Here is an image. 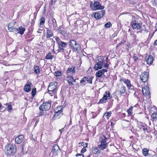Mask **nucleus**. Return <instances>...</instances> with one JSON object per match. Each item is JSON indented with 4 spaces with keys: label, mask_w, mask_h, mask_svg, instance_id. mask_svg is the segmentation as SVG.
Listing matches in <instances>:
<instances>
[{
    "label": "nucleus",
    "mask_w": 157,
    "mask_h": 157,
    "mask_svg": "<svg viewBox=\"0 0 157 157\" xmlns=\"http://www.w3.org/2000/svg\"><path fill=\"white\" fill-rule=\"evenodd\" d=\"M17 150L16 146L14 144H8L5 146V152L6 155L14 154Z\"/></svg>",
    "instance_id": "obj_1"
},
{
    "label": "nucleus",
    "mask_w": 157,
    "mask_h": 157,
    "mask_svg": "<svg viewBox=\"0 0 157 157\" xmlns=\"http://www.w3.org/2000/svg\"><path fill=\"white\" fill-rule=\"evenodd\" d=\"M55 40L59 46L58 49L57 50L58 52H64V49L66 48L67 45V43L62 41L58 37H56Z\"/></svg>",
    "instance_id": "obj_2"
},
{
    "label": "nucleus",
    "mask_w": 157,
    "mask_h": 157,
    "mask_svg": "<svg viewBox=\"0 0 157 157\" xmlns=\"http://www.w3.org/2000/svg\"><path fill=\"white\" fill-rule=\"evenodd\" d=\"M104 67L108 69L109 67V64L107 63H105V61L104 59H101L98 61L96 64H95L94 67L95 70L101 69L102 67Z\"/></svg>",
    "instance_id": "obj_3"
},
{
    "label": "nucleus",
    "mask_w": 157,
    "mask_h": 157,
    "mask_svg": "<svg viewBox=\"0 0 157 157\" xmlns=\"http://www.w3.org/2000/svg\"><path fill=\"white\" fill-rule=\"evenodd\" d=\"M18 25V24L16 22L12 21L9 24L8 29L10 32L17 31L18 29L17 27Z\"/></svg>",
    "instance_id": "obj_4"
},
{
    "label": "nucleus",
    "mask_w": 157,
    "mask_h": 157,
    "mask_svg": "<svg viewBox=\"0 0 157 157\" xmlns=\"http://www.w3.org/2000/svg\"><path fill=\"white\" fill-rule=\"evenodd\" d=\"M110 93L109 91H106L102 98L100 100L99 102L100 103H105L106 100L110 98Z\"/></svg>",
    "instance_id": "obj_5"
},
{
    "label": "nucleus",
    "mask_w": 157,
    "mask_h": 157,
    "mask_svg": "<svg viewBox=\"0 0 157 157\" xmlns=\"http://www.w3.org/2000/svg\"><path fill=\"white\" fill-rule=\"evenodd\" d=\"M56 85L57 83L56 82L50 83L48 88V91L53 92L54 93L56 92L57 90Z\"/></svg>",
    "instance_id": "obj_6"
},
{
    "label": "nucleus",
    "mask_w": 157,
    "mask_h": 157,
    "mask_svg": "<svg viewBox=\"0 0 157 157\" xmlns=\"http://www.w3.org/2000/svg\"><path fill=\"white\" fill-rule=\"evenodd\" d=\"M148 73L146 72H144L142 73L140 75V78L141 80L143 82H145L147 81L148 79Z\"/></svg>",
    "instance_id": "obj_7"
},
{
    "label": "nucleus",
    "mask_w": 157,
    "mask_h": 157,
    "mask_svg": "<svg viewBox=\"0 0 157 157\" xmlns=\"http://www.w3.org/2000/svg\"><path fill=\"white\" fill-rule=\"evenodd\" d=\"M105 14L104 10H101L99 12H95L94 13V17L96 19H99L102 17Z\"/></svg>",
    "instance_id": "obj_8"
},
{
    "label": "nucleus",
    "mask_w": 157,
    "mask_h": 157,
    "mask_svg": "<svg viewBox=\"0 0 157 157\" xmlns=\"http://www.w3.org/2000/svg\"><path fill=\"white\" fill-rule=\"evenodd\" d=\"M63 107L61 106L57 107L54 110L55 114L54 115V117H57L59 114H61L62 112Z\"/></svg>",
    "instance_id": "obj_9"
},
{
    "label": "nucleus",
    "mask_w": 157,
    "mask_h": 157,
    "mask_svg": "<svg viewBox=\"0 0 157 157\" xmlns=\"http://www.w3.org/2000/svg\"><path fill=\"white\" fill-rule=\"evenodd\" d=\"M94 10H102L104 8V6L101 5V4L98 2L96 1L94 4Z\"/></svg>",
    "instance_id": "obj_10"
},
{
    "label": "nucleus",
    "mask_w": 157,
    "mask_h": 157,
    "mask_svg": "<svg viewBox=\"0 0 157 157\" xmlns=\"http://www.w3.org/2000/svg\"><path fill=\"white\" fill-rule=\"evenodd\" d=\"M24 136L23 135L19 136L15 139V142L17 144H20L23 142Z\"/></svg>",
    "instance_id": "obj_11"
},
{
    "label": "nucleus",
    "mask_w": 157,
    "mask_h": 157,
    "mask_svg": "<svg viewBox=\"0 0 157 157\" xmlns=\"http://www.w3.org/2000/svg\"><path fill=\"white\" fill-rule=\"evenodd\" d=\"M142 90L143 94L144 95L148 96L150 94L149 88L147 86H144Z\"/></svg>",
    "instance_id": "obj_12"
},
{
    "label": "nucleus",
    "mask_w": 157,
    "mask_h": 157,
    "mask_svg": "<svg viewBox=\"0 0 157 157\" xmlns=\"http://www.w3.org/2000/svg\"><path fill=\"white\" fill-rule=\"evenodd\" d=\"M131 25L133 29H140L141 24L140 23H137L136 22L131 23Z\"/></svg>",
    "instance_id": "obj_13"
},
{
    "label": "nucleus",
    "mask_w": 157,
    "mask_h": 157,
    "mask_svg": "<svg viewBox=\"0 0 157 157\" xmlns=\"http://www.w3.org/2000/svg\"><path fill=\"white\" fill-rule=\"evenodd\" d=\"M59 147L57 144L54 145L52 148V152L54 155L57 154L58 152Z\"/></svg>",
    "instance_id": "obj_14"
},
{
    "label": "nucleus",
    "mask_w": 157,
    "mask_h": 157,
    "mask_svg": "<svg viewBox=\"0 0 157 157\" xmlns=\"http://www.w3.org/2000/svg\"><path fill=\"white\" fill-rule=\"evenodd\" d=\"M107 139V138H106L104 135H101L100 136L99 139V143H107L106 140Z\"/></svg>",
    "instance_id": "obj_15"
},
{
    "label": "nucleus",
    "mask_w": 157,
    "mask_h": 157,
    "mask_svg": "<svg viewBox=\"0 0 157 157\" xmlns=\"http://www.w3.org/2000/svg\"><path fill=\"white\" fill-rule=\"evenodd\" d=\"M67 80L68 82V83L70 85H73L74 84L73 83V80L74 78L72 76H67Z\"/></svg>",
    "instance_id": "obj_16"
},
{
    "label": "nucleus",
    "mask_w": 157,
    "mask_h": 157,
    "mask_svg": "<svg viewBox=\"0 0 157 157\" xmlns=\"http://www.w3.org/2000/svg\"><path fill=\"white\" fill-rule=\"evenodd\" d=\"M123 82L127 86V87L129 89L132 86V85L130 81L128 79H124L122 80Z\"/></svg>",
    "instance_id": "obj_17"
},
{
    "label": "nucleus",
    "mask_w": 157,
    "mask_h": 157,
    "mask_svg": "<svg viewBox=\"0 0 157 157\" xmlns=\"http://www.w3.org/2000/svg\"><path fill=\"white\" fill-rule=\"evenodd\" d=\"M75 67L74 66H72L71 67H70L67 71V73H69L72 72L74 74L75 72Z\"/></svg>",
    "instance_id": "obj_18"
},
{
    "label": "nucleus",
    "mask_w": 157,
    "mask_h": 157,
    "mask_svg": "<svg viewBox=\"0 0 157 157\" xmlns=\"http://www.w3.org/2000/svg\"><path fill=\"white\" fill-rule=\"evenodd\" d=\"M146 61L148 64H151L153 62V59L152 56H149L148 57L147 56L146 58Z\"/></svg>",
    "instance_id": "obj_19"
},
{
    "label": "nucleus",
    "mask_w": 157,
    "mask_h": 157,
    "mask_svg": "<svg viewBox=\"0 0 157 157\" xmlns=\"http://www.w3.org/2000/svg\"><path fill=\"white\" fill-rule=\"evenodd\" d=\"M53 36L52 32L49 29H48L47 30V38L49 39Z\"/></svg>",
    "instance_id": "obj_20"
},
{
    "label": "nucleus",
    "mask_w": 157,
    "mask_h": 157,
    "mask_svg": "<svg viewBox=\"0 0 157 157\" xmlns=\"http://www.w3.org/2000/svg\"><path fill=\"white\" fill-rule=\"evenodd\" d=\"M17 27L18 29L17 31H18V33L21 35H22L25 30V28L21 26L19 27L17 26Z\"/></svg>",
    "instance_id": "obj_21"
},
{
    "label": "nucleus",
    "mask_w": 157,
    "mask_h": 157,
    "mask_svg": "<svg viewBox=\"0 0 157 157\" xmlns=\"http://www.w3.org/2000/svg\"><path fill=\"white\" fill-rule=\"evenodd\" d=\"M101 144L98 145V147L101 150L105 149L107 146V143H100Z\"/></svg>",
    "instance_id": "obj_22"
},
{
    "label": "nucleus",
    "mask_w": 157,
    "mask_h": 157,
    "mask_svg": "<svg viewBox=\"0 0 157 157\" xmlns=\"http://www.w3.org/2000/svg\"><path fill=\"white\" fill-rule=\"evenodd\" d=\"M32 83H30V84H27L25 86L24 89L25 92H28L30 91L31 90L30 85Z\"/></svg>",
    "instance_id": "obj_23"
},
{
    "label": "nucleus",
    "mask_w": 157,
    "mask_h": 157,
    "mask_svg": "<svg viewBox=\"0 0 157 157\" xmlns=\"http://www.w3.org/2000/svg\"><path fill=\"white\" fill-rule=\"evenodd\" d=\"M111 114L112 113L111 111L106 112L104 114L103 117L104 119L106 118L108 120L111 116Z\"/></svg>",
    "instance_id": "obj_24"
},
{
    "label": "nucleus",
    "mask_w": 157,
    "mask_h": 157,
    "mask_svg": "<svg viewBox=\"0 0 157 157\" xmlns=\"http://www.w3.org/2000/svg\"><path fill=\"white\" fill-rule=\"evenodd\" d=\"M59 33L65 37L67 36V32L64 29H60L59 30Z\"/></svg>",
    "instance_id": "obj_25"
},
{
    "label": "nucleus",
    "mask_w": 157,
    "mask_h": 157,
    "mask_svg": "<svg viewBox=\"0 0 157 157\" xmlns=\"http://www.w3.org/2000/svg\"><path fill=\"white\" fill-rule=\"evenodd\" d=\"M45 111L48 110L51 107V104L48 102L43 103Z\"/></svg>",
    "instance_id": "obj_26"
},
{
    "label": "nucleus",
    "mask_w": 157,
    "mask_h": 157,
    "mask_svg": "<svg viewBox=\"0 0 157 157\" xmlns=\"http://www.w3.org/2000/svg\"><path fill=\"white\" fill-rule=\"evenodd\" d=\"M34 71L36 74H38L40 72V69L39 67L37 65H35L34 67Z\"/></svg>",
    "instance_id": "obj_27"
},
{
    "label": "nucleus",
    "mask_w": 157,
    "mask_h": 157,
    "mask_svg": "<svg viewBox=\"0 0 157 157\" xmlns=\"http://www.w3.org/2000/svg\"><path fill=\"white\" fill-rule=\"evenodd\" d=\"M148 150L146 148H144L143 149L142 153L145 156H147L148 155Z\"/></svg>",
    "instance_id": "obj_28"
},
{
    "label": "nucleus",
    "mask_w": 157,
    "mask_h": 157,
    "mask_svg": "<svg viewBox=\"0 0 157 157\" xmlns=\"http://www.w3.org/2000/svg\"><path fill=\"white\" fill-rule=\"evenodd\" d=\"M103 74L102 72L100 70L98 71L96 73V76L98 78H100L101 77Z\"/></svg>",
    "instance_id": "obj_29"
},
{
    "label": "nucleus",
    "mask_w": 157,
    "mask_h": 157,
    "mask_svg": "<svg viewBox=\"0 0 157 157\" xmlns=\"http://www.w3.org/2000/svg\"><path fill=\"white\" fill-rule=\"evenodd\" d=\"M99 150L97 147H93L92 148L91 152L93 154H96L99 152Z\"/></svg>",
    "instance_id": "obj_30"
},
{
    "label": "nucleus",
    "mask_w": 157,
    "mask_h": 157,
    "mask_svg": "<svg viewBox=\"0 0 157 157\" xmlns=\"http://www.w3.org/2000/svg\"><path fill=\"white\" fill-rule=\"evenodd\" d=\"M75 51H77L80 49V46L79 45L76 43V44L74 45V46L72 48Z\"/></svg>",
    "instance_id": "obj_31"
},
{
    "label": "nucleus",
    "mask_w": 157,
    "mask_h": 157,
    "mask_svg": "<svg viewBox=\"0 0 157 157\" xmlns=\"http://www.w3.org/2000/svg\"><path fill=\"white\" fill-rule=\"evenodd\" d=\"M53 58V56L52 55L51 53H49L46 56L45 59H51Z\"/></svg>",
    "instance_id": "obj_32"
},
{
    "label": "nucleus",
    "mask_w": 157,
    "mask_h": 157,
    "mask_svg": "<svg viewBox=\"0 0 157 157\" xmlns=\"http://www.w3.org/2000/svg\"><path fill=\"white\" fill-rule=\"evenodd\" d=\"M70 46L72 48L74 46V45L76 44V42L75 40H71L70 41Z\"/></svg>",
    "instance_id": "obj_33"
},
{
    "label": "nucleus",
    "mask_w": 157,
    "mask_h": 157,
    "mask_svg": "<svg viewBox=\"0 0 157 157\" xmlns=\"http://www.w3.org/2000/svg\"><path fill=\"white\" fill-rule=\"evenodd\" d=\"M125 87L124 86H123L121 87V89L120 92L122 94L124 93L125 91Z\"/></svg>",
    "instance_id": "obj_34"
},
{
    "label": "nucleus",
    "mask_w": 157,
    "mask_h": 157,
    "mask_svg": "<svg viewBox=\"0 0 157 157\" xmlns=\"http://www.w3.org/2000/svg\"><path fill=\"white\" fill-rule=\"evenodd\" d=\"M112 26L111 23L109 21L108 22L106 23L105 24V27L106 28H109Z\"/></svg>",
    "instance_id": "obj_35"
},
{
    "label": "nucleus",
    "mask_w": 157,
    "mask_h": 157,
    "mask_svg": "<svg viewBox=\"0 0 157 157\" xmlns=\"http://www.w3.org/2000/svg\"><path fill=\"white\" fill-rule=\"evenodd\" d=\"M70 52L71 50L70 49H64V52H63L64 53L65 55H69Z\"/></svg>",
    "instance_id": "obj_36"
},
{
    "label": "nucleus",
    "mask_w": 157,
    "mask_h": 157,
    "mask_svg": "<svg viewBox=\"0 0 157 157\" xmlns=\"http://www.w3.org/2000/svg\"><path fill=\"white\" fill-rule=\"evenodd\" d=\"M133 106H131L129 109L127 110V111L128 114L132 115V110L133 108Z\"/></svg>",
    "instance_id": "obj_37"
},
{
    "label": "nucleus",
    "mask_w": 157,
    "mask_h": 157,
    "mask_svg": "<svg viewBox=\"0 0 157 157\" xmlns=\"http://www.w3.org/2000/svg\"><path fill=\"white\" fill-rule=\"evenodd\" d=\"M81 144L82 146H83V147H86L87 146L88 144L85 142H79L78 143V145Z\"/></svg>",
    "instance_id": "obj_38"
},
{
    "label": "nucleus",
    "mask_w": 157,
    "mask_h": 157,
    "mask_svg": "<svg viewBox=\"0 0 157 157\" xmlns=\"http://www.w3.org/2000/svg\"><path fill=\"white\" fill-rule=\"evenodd\" d=\"M151 2L153 6H155L157 5V0H151Z\"/></svg>",
    "instance_id": "obj_39"
},
{
    "label": "nucleus",
    "mask_w": 157,
    "mask_h": 157,
    "mask_svg": "<svg viewBox=\"0 0 157 157\" xmlns=\"http://www.w3.org/2000/svg\"><path fill=\"white\" fill-rule=\"evenodd\" d=\"M36 93V88H34L32 90V95L33 97H34V96L35 95Z\"/></svg>",
    "instance_id": "obj_40"
},
{
    "label": "nucleus",
    "mask_w": 157,
    "mask_h": 157,
    "mask_svg": "<svg viewBox=\"0 0 157 157\" xmlns=\"http://www.w3.org/2000/svg\"><path fill=\"white\" fill-rule=\"evenodd\" d=\"M45 22V20H41L40 23V28L43 29V24Z\"/></svg>",
    "instance_id": "obj_41"
},
{
    "label": "nucleus",
    "mask_w": 157,
    "mask_h": 157,
    "mask_svg": "<svg viewBox=\"0 0 157 157\" xmlns=\"http://www.w3.org/2000/svg\"><path fill=\"white\" fill-rule=\"evenodd\" d=\"M39 109L40 110H42V111H45L43 103L40 106Z\"/></svg>",
    "instance_id": "obj_42"
},
{
    "label": "nucleus",
    "mask_w": 157,
    "mask_h": 157,
    "mask_svg": "<svg viewBox=\"0 0 157 157\" xmlns=\"http://www.w3.org/2000/svg\"><path fill=\"white\" fill-rule=\"evenodd\" d=\"M61 75V72L59 71H57L55 72V75L56 76H60Z\"/></svg>",
    "instance_id": "obj_43"
},
{
    "label": "nucleus",
    "mask_w": 157,
    "mask_h": 157,
    "mask_svg": "<svg viewBox=\"0 0 157 157\" xmlns=\"http://www.w3.org/2000/svg\"><path fill=\"white\" fill-rule=\"evenodd\" d=\"M143 123L139 121H137V124L138 125V127H140V126L142 127L143 125Z\"/></svg>",
    "instance_id": "obj_44"
},
{
    "label": "nucleus",
    "mask_w": 157,
    "mask_h": 157,
    "mask_svg": "<svg viewBox=\"0 0 157 157\" xmlns=\"http://www.w3.org/2000/svg\"><path fill=\"white\" fill-rule=\"evenodd\" d=\"M87 81V82L88 83L92 84V79L91 78H88L87 80H86Z\"/></svg>",
    "instance_id": "obj_45"
},
{
    "label": "nucleus",
    "mask_w": 157,
    "mask_h": 157,
    "mask_svg": "<svg viewBox=\"0 0 157 157\" xmlns=\"http://www.w3.org/2000/svg\"><path fill=\"white\" fill-rule=\"evenodd\" d=\"M87 80V78L86 77L83 78L80 81V83H82L83 82H85Z\"/></svg>",
    "instance_id": "obj_46"
},
{
    "label": "nucleus",
    "mask_w": 157,
    "mask_h": 157,
    "mask_svg": "<svg viewBox=\"0 0 157 157\" xmlns=\"http://www.w3.org/2000/svg\"><path fill=\"white\" fill-rule=\"evenodd\" d=\"M86 151V149L85 147H83L81 150V153H84Z\"/></svg>",
    "instance_id": "obj_47"
},
{
    "label": "nucleus",
    "mask_w": 157,
    "mask_h": 157,
    "mask_svg": "<svg viewBox=\"0 0 157 157\" xmlns=\"http://www.w3.org/2000/svg\"><path fill=\"white\" fill-rule=\"evenodd\" d=\"M107 69L106 68V69H102L101 70H100L102 72V74H104V72H106L107 71Z\"/></svg>",
    "instance_id": "obj_48"
},
{
    "label": "nucleus",
    "mask_w": 157,
    "mask_h": 157,
    "mask_svg": "<svg viewBox=\"0 0 157 157\" xmlns=\"http://www.w3.org/2000/svg\"><path fill=\"white\" fill-rule=\"evenodd\" d=\"M12 108L10 105H8V110L9 111H10L12 110Z\"/></svg>",
    "instance_id": "obj_49"
},
{
    "label": "nucleus",
    "mask_w": 157,
    "mask_h": 157,
    "mask_svg": "<svg viewBox=\"0 0 157 157\" xmlns=\"http://www.w3.org/2000/svg\"><path fill=\"white\" fill-rule=\"evenodd\" d=\"M152 117H153L152 118L153 119H155V118H157V114H155V113H153L152 114Z\"/></svg>",
    "instance_id": "obj_50"
},
{
    "label": "nucleus",
    "mask_w": 157,
    "mask_h": 157,
    "mask_svg": "<svg viewBox=\"0 0 157 157\" xmlns=\"http://www.w3.org/2000/svg\"><path fill=\"white\" fill-rule=\"evenodd\" d=\"M126 41V40H123L122 41H121L120 43L119 44V45H120L121 44H122L124 43H125Z\"/></svg>",
    "instance_id": "obj_51"
},
{
    "label": "nucleus",
    "mask_w": 157,
    "mask_h": 157,
    "mask_svg": "<svg viewBox=\"0 0 157 157\" xmlns=\"http://www.w3.org/2000/svg\"><path fill=\"white\" fill-rule=\"evenodd\" d=\"M133 58L134 60V62H136L138 59V58L137 57L134 56H133Z\"/></svg>",
    "instance_id": "obj_52"
},
{
    "label": "nucleus",
    "mask_w": 157,
    "mask_h": 157,
    "mask_svg": "<svg viewBox=\"0 0 157 157\" xmlns=\"http://www.w3.org/2000/svg\"><path fill=\"white\" fill-rule=\"evenodd\" d=\"M56 0H52L51 4V5H53L56 2Z\"/></svg>",
    "instance_id": "obj_53"
},
{
    "label": "nucleus",
    "mask_w": 157,
    "mask_h": 157,
    "mask_svg": "<svg viewBox=\"0 0 157 157\" xmlns=\"http://www.w3.org/2000/svg\"><path fill=\"white\" fill-rule=\"evenodd\" d=\"M43 29L42 28H40V29L38 30L37 31V33H41L40 32V31H41L43 30Z\"/></svg>",
    "instance_id": "obj_54"
},
{
    "label": "nucleus",
    "mask_w": 157,
    "mask_h": 157,
    "mask_svg": "<svg viewBox=\"0 0 157 157\" xmlns=\"http://www.w3.org/2000/svg\"><path fill=\"white\" fill-rule=\"evenodd\" d=\"M142 128L143 130H147V128H146L145 127L144 125H143L142 126Z\"/></svg>",
    "instance_id": "obj_55"
},
{
    "label": "nucleus",
    "mask_w": 157,
    "mask_h": 157,
    "mask_svg": "<svg viewBox=\"0 0 157 157\" xmlns=\"http://www.w3.org/2000/svg\"><path fill=\"white\" fill-rule=\"evenodd\" d=\"M64 128H63L62 129H59V131L60 132V134L62 133V132L64 131Z\"/></svg>",
    "instance_id": "obj_56"
},
{
    "label": "nucleus",
    "mask_w": 157,
    "mask_h": 157,
    "mask_svg": "<svg viewBox=\"0 0 157 157\" xmlns=\"http://www.w3.org/2000/svg\"><path fill=\"white\" fill-rule=\"evenodd\" d=\"M81 155H82V154H78L77 153L76 155V156H81Z\"/></svg>",
    "instance_id": "obj_57"
},
{
    "label": "nucleus",
    "mask_w": 157,
    "mask_h": 157,
    "mask_svg": "<svg viewBox=\"0 0 157 157\" xmlns=\"http://www.w3.org/2000/svg\"><path fill=\"white\" fill-rule=\"evenodd\" d=\"M155 45H157V40H155Z\"/></svg>",
    "instance_id": "obj_58"
},
{
    "label": "nucleus",
    "mask_w": 157,
    "mask_h": 157,
    "mask_svg": "<svg viewBox=\"0 0 157 157\" xmlns=\"http://www.w3.org/2000/svg\"><path fill=\"white\" fill-rule=\"evenodd\" d=\"M155 28L156 29V30H157V23L155 25Z\"/></svg>",
    "instance_id": "obj_59"
},
{
    "label": "nucleus",
    "mask_w": 157,
    "mask_h": 157,
    "mask_svg": "<svg viewBox=\"0 0 157 157\" xmlns=\"http://www.w3.org/2000/svg\"><path fill=\"white\" fill-rule=\"evenodd\" d=\"M90 155H91L89 154L87 156H86V157H90Z\"/></svg>",
    "instance_id": "obj_60"
},
{
    "label": "nucleus",
    "mask_w": 157,
    "mask_h": 157,
    "mask_svg": "<svg viewBox=\"0 0 157 157\" xmlns=\"http://www.w3.org/2000/svg\"><path fill=\"white\" fill-rule=\"evenodd\" d=\"M73 82H76V80L74 79V80H73Z\"/></svg>",
    "instance_id": "obj_61"
},
{
    "label": "nucleus",
    "mask_w": 157,
    "mask_h": 157,
    "mask_svg": "<svg viewBox=\"0 0 157 157\" xmlns=\"http://www.w3.org/2000/svg\"><path fill=\"white\" fill-rule=\"evenodd\" d=\"M38 121H36V123H35V124H37V123H38Z\"/></svg>",
    "instance_id": "obj_62"
},
{
    "label": "nucleus",
    "mask_w": 157,
    "mask_h": 157,
    "mask_svg": "<svg viewBox=\"0 0 157 157\" xmlns=\"http://www.w3.org/2000/svg\"><path fill=\"white\" fill-rule=\"evenodd\" d=\"M81 156H82V157H84V155H83V154H82V155H81Z\"/></svg>",
    "instance_id": "obj_63"
},
{
    "label": "nucleus",
    "mask_w": 157,
    "mask_h": 157,
    "mask_svg": "<svg viewBox=\"0 0 157 157\" xmlns=\"http://www.w3.org/2000/svg\"><path fill=\"white\" fill-rule=\"evenodd\" d=\"M90 6L91 7H92V4H91L90 5Z\"/></svg>",
    "instance_id": "obj_64"
}]
</instances>
